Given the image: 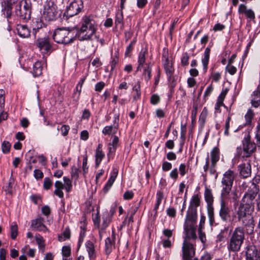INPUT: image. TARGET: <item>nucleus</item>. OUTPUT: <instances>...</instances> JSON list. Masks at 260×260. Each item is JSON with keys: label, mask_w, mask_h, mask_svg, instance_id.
Here are the masks:
<instances>
[{"label": "nucleus", "mask_w": 260, "mask_h": 260, "mask_svg": "<svg viewBox=\"0 0 260 260\" xmlns=\"http://www.w3.org/2000/svg\"><path fill=\"white\" fill-rule=\"evenodd\" d=\"M34 177L37 179H41L43 177V173L41 170L39 169H36L34 171Z\"/></svg>", "instance_id": "nucleus-55"}, {"label": "nucleus", "mask_w": 260, "mask_h": 260, "mask_svg": "<svg viewBox=\"0 0 260 260\" xmlns=\"http://www.w3.org/2000/svg\"><path fill=\"white\" fill-rule=\"evenodd\" d=\"M205 199L207 203V208L213 207V197L210 189L206 188L205 191Z\"/></svg>", "instance_id": "nucleus-25"}, {"label": "nucleus", "mask_w": 260, "mask_h": 260, "mask_svg": "<svg viewBox=\"0 0 260 260\" xmlns=\"http://www.w3.org/2000/svg\"><path fill=\"white\" fill-rule=\"evenodd\" d=\"M36 45L40 50L43 51L44 53H47L52 48V45L48 37L39 38L36 41Z\"/></svg>", "instance_id": "nucleus-16"}, {"label": "nucleus", "mask_w": 260, "mask_h": 260, "mask_svg": "<svg viewBox=\"0 0 260 260\" xmlns=\"http://www.w3.org/2000/svg\"><path fill=\"white\" fill-rule=\"evenodd\" d=\"M251 138L250 134H247L242 140L243 157H250L256 150V144L251 141Z\"/></svg>", "instance_id": "nucleus-10"}, {"label": "nucleus", "mask_w": 260, "mask_h": 260, "mask_svg": "<svg viewBox=\"0 0 260 260\" xmlns=\"http://www.w3.org/2000/svg\"><path fill=\"white\" fill-rule=\"evenodd\" d=\"M197 218L187 216L185 219L184 230L185 237L184 240L189 241L190 239L196 240L197 238L196 235Z\"/></svg>", "instance_id": "nucleus-6"}, {"label": "nucleus", "mask_w": 260, "mask_h": 260, "mask_svg": "<svg viewBox=\"0 0 260 260\" xmlns=\"http://www.w3.org/2000/svg\"><path fill=\"white\" fill-rule=\"evenodd\" d=\"M52 185V182L49 178H45L44 180V188L48 190Z\"/></svg>", "instance_id": "nucleus-48"}, {"label": "nucleus", "mask_w": 260, "mask_h": 260, "mask_svg": "<svg viewBox=\"0 0 260 260\" xmlns=\"http://www.w3.org/2000/svg\"><path fill=\"white\" fill-rule=\"evenodd\" d=\"M118 121L119 116L115 115L114 117V123L113 125L105 126L102 131L103 134H104L105 135L115 134L117 133V129L118 128Z\"/></svg>", "instance_id": "nucleus-17"}, {"label": "nucleus", "mask_w": 260, "mask_h": 260, "mask_svg": "<svg viewBox=\"0 0 260 260\" xmlns=\"http://www.w3.org/2000/svg\"><path fill=\"white\" fill-rule=\"evenodd\" d=\"M79 169L75 166L72 167L71 170V175L73 178L77 179L78 178Z\"/></svg>", "instance_id": "nucleus-49"}, {"label": "nucleus", "mask_w": 260, "mask_h": 260, "mask_svg": "<svg viewBox=\"0 0 260 260\" xmlns=\"http://www.w3.org/2000/svg\"><path fill=\"white\" fill-rule=\"evenodd\" d=\"M176 212V210L174 208H169L167 210V214L172 217L175 216Z\"/></svg>", "instance_id": "nucleus-64"}, {"label": "nucleus", "mask_w": 260, "mask_h": 260, "mask_svg": "<svg viewBox=\"0 0 260 260\" xmlns=\"http://www.w3.org/2000/svg\"><path fill=\"white\" fill-rule=\"evenodd\" d=\"M77 35L74 28H58L53 35V39L57 43L67 44L73 42Z\"/></svg>", "instance_id": "nucleus-3"}, {"label": "nucleus", "mask_w": 260, "mask_h": 260, "mask_svg": "<svg viewBox=\"0 0 260 260\" xmlns=\"http://www.w3.org/2000/svg\"><path fill=\"white\" fill-rule=\"evenodd\" d=\"M4 94L5 91L3 89L0 90V112L3 111L5 105Z\"/></svg>", "instance_id": "nucleus-43"}, {"label": "nucleus", "mask_w": 260, "mask_h": 260, "mask_svg": "<svg viewBox=\"0 0 260 260\" xmlns=\"http://www.w3.org/2000/svg\"><path fill=\"white\" fill-rule=\"evenodd\" d=\"M199 237L201 241L204 243L206 242V235L205 233L203 232L202 229H198Z\"/></svg>", "instance_id": "nucleus-54"}, {"label": "nucleus", "mask_w": 260, "mask_h": 260, "mask_svg": "<svg viewBox=\"0 0 260 260\" xmlns=\"http://www.w3.org/2000/svg\"><path fill=\"white\" fill-rule=\"evenodd\" d=\"M252 212L237 211V214L239 221H241L243 229L244 228L247 234L250 235L253 233L254 229V221L251 215Z\"/></svg>", "instance_id": "nucleus-5"}, {"label": "nucleus", "mask_w": 260, "mask_h": 260, "mask_svg": "<svg viewBox=\"0 0 260 260\" xmlns=\"http://www.w3.org/2000/svg\"><path fill=\"white\" fill-rule=\"evenodd\" d=\"M134 193L132 191H127L123 194V198L125 200H130L133 198Z\"/></svg>", "instance_id": "nucleus-62"}, {"label": "nucleus", "mask_w": 260, "mask_h": 260, "mask_svg": "<svg viewBox=\"0 0 260 260\" xmlns=\"http://www.w3.org/2000/svg\"><path fill=\"white\" fill-rule=\"evenodd\" d=\"M61 13L55 5H48L45 7L42 17L46 21H54L60 16Z\"/></svg>", "instance_id": "nucleus-11"}, {"label": "nucleus", "mask_w": 260, "mask_h": 260, "mask_svg": "<svg viewBox=\"0 0 260 260\" xmlns=\"http://www.w3.org/2000/svg\"><path fill=\"white\" fill-rule=\"evenodd\" d=\"M195 253L193 244L189 241L184 240L182 246L183 260H192Z\"/></svg>", "instance_id": "nucleus-12"}, {"label": "nucleus", "mask_w": 260, "mask_h": 260, "mask_svg": "<svg viewBox=\"0 0 260 260\" xmlns=\"http://www.w3.org/2000/svg\"><path fill=\"white\" fill-rule=\"evenodd\" d=\"M164 198L163 192L160 190L157 191L156 193V202L155 204L154 210L157 212L160 204H161V201Z\"/></svg>", "instance_id": "nucleus-34"}, {"label": "nucleus", "mask_w": 260, "mask_h": 260, "mask_svg": "<svg viewBox=\"0 0 260 260\" xmlns=\"http://www.w3.org/2000/svg\"><path fill=\"white\" fill-rule=\"evenodd\" d=\"M208 215L210 225L212 226L215 223L214 213L213 207H210L208 208Z\"/></svg>", "instance_id": "nucleus-35"}, {"label": "nucleus", "mask_w": 260, "mask_h": 260, "mask_svg": "<svg viewBox=\"0 0 260 260\" xmlns=\"http://www.w3.org/2000/svg\"><path fill=\"white\" fill-rule=\"evenodd\" d=\"M42 212L44 215L46 216L49 215L50 213V207L48 206H45L43 207L42 208Z\"/></svg>", "instance_id": "nucleus-63"}, {"label": "nucleus", "mask_w": 260, "mask_h": 260, "mask_svg": "<svg viewBox=\"0 0 260 260\" xmlns=\"http://www.w3.org/2000/svg\"><path fill=\"white\" fill-rule=\"evenodd\" d=\"M18 34L22 38H27L30 36V31L26 26L20 25L18 26Z\"/></svg>", "instance_id": "nucleus-27"}, {"label": "nucleus", "mask_w": 260, "mask_h": 260, "mask_svg": "<svg viewBox=\"0 0 260 260\" xmlns=\"http://www.w3.org/2000/svg\"><path fill=\"white\" fill-rule=\"evenodd\" d=\"M252 96L251 104L254 107L257 108L260 105V92L258 90L254 91Z\"/></svg>", "instance_id": "nucleus-31"}, {"label": "nucleus", "mask_w": 260, "mask_h": 260, "mask_svg": "<svg viewBox=\"0 0 260 260\" xmlns=\"http://www.w3.org/2000/svg\"><path fill=\"white\" fill-rule=\"evenodd\" d=\"M54 186L56 188L54 191V193L60 198L63 197V192L62 190L64 188V184L60 181H56Z\"/></svg>", "instance_id": "nucleus-26"}, {"label": "nucleus", "mask_w": 260, "mask_h": 260, "mask_svg": "<svg viewBox=\"0 0 260 260\" xmlns=\"http://www.w3.org/2000/svg\"><path fill=\"white\" fill-rule=\"evenodd\" d=\"M84 8L82 0H72L67 7L64 15L67 17H73L82 12Z\"/></svg>", "instance_id": "nucleus-9"}, {"label": "nucleus", "mask_w": 260, "mask_h": 260, "mask_svg": "<svg viewBox=\"0 0 260 260\" xmlns=\"http://www.w3.org/2000/svg\"><path fill=\"white\" fill-rule=\"evenodd\" d=\"M63 179L64 183V187L66 191L69 192L71 191L72 187V182L70 179L67 177H63Z\"/></svg>", "instance_id": "nucleus-38"}, {"label": "nucleus", "mask_w": 260, "mask_h": 260, "mask_svg": "<svg viewBox=\"0 0 260 260\" xmlns=\"http://www.w3.org/2000/svg\"><path fill=\"white\" fill-rule=\"evenodd\" d=\"M179 170L180 171V174L182 176L185 175V174L187 173L186 165L184 164H181L179 168Z\"/></svg>", "instance_id": "nucleus-57"}, {"label": "nucleus", "mask_w": 260, "mask_h": 260, "mask_svg": "<svg viewBox=\"0 0 260 260\" xmlns=\"http://www.w3.org/2000/svg\"><path fill=\"white\" fill-rule=\"evenodd\" d=\"M252 185L254 186L253 188L248 189L244 193L237 211H253L255 202L256 201L255 198L258 188L254 183H253Z\"/></svg>", "instance_id": "nucleus-1"}, {"label": "nucleus", "mask_w": 260, "mask_h": 260, "mask_svg": "<svg viewBox=\"0 0 260 260\" xmlns=\"http://www.w3.org/2000/svg\"><path fill=\"white\" fill-rule=\"evenodd\" d=\"M115 234L114 231H112L111 237L106 238L105 240V252L109 255L115 246Z\"/></svg>", "instance_id": "nucleus-18"}, {"label": "nucleus", "mask_w": 260, "mask_h": 260, "mask_svg": "<svg viewBox=\"0 0 260 260\" xmlns=\"http://www.w3.org/2000/svg\"><path fill=\"white\" fill-rule=\"evenodd\" d=\"M240 175L244 178L250 176L251 173V165L250 162L243 163L239 166Z\"/></svg>", "instance_id": "nucleus-20"}, {"label": "nucleus", "mask_w": 260, "mask_h": 260, "mask_svg": "<svg viewBox=\"0 0 260 260\" xmlns=\"http://www.w3.org/2000/svg\"><path fill=\"white\" fill-rule=\"evenodd\" d=\"M23 2L21 1L15 7V13L20 19L25 20H29L31 16V5L28 3L26 1L24 2V5L22 6Z\"/></svg>", "instance_id": "nucleus-8"}, {"label": "nucleus", "mask_w": 260, "mask_h": 260, "mask_svg": "<svg viewBox=\"0 0 260 260\" xmlns=\"http://www.w3.org/2000/svg\"><path fill=\"white\" fill-rule=\"evenodd\" d=\"M231 64H228L226 67L225 69L231 75H233L237 72V69L236 67L231 66Z\"/></svg>", "instance_id": "nucleus-50"}, {"label": "nucleus", "mask_w": 260, "mask_h": 260, "mask_svg": "<svg viewBox=\"0 0 260 260\" xmlns=\"http://www.w3.org/2000/svg\"><path fill=\"white\" fill-rule=\"evenodd\" d=\"M103 223L102 225L101 230H104L109 225L110 223V219L108 218V214L104 215L103 218Z\"/></svg>", "instance_id": "nucleus-42"}, {"label": "nucleus", "mask_w": 260, "mask_h": 260, "mask_svg": "<svg viewBox=\"0 0 260 260\" xmlns=\"http://www.w3.org/2000/svg\"><path fill=\"white\" fill-rule=\"evenodd\" d=\"M162 59L164 60V68L166 70V73L170 78L172 75L174 69L173 68L172 63L169 60L166 54H164L162 55Z\"/></svg>", "instance_id": "nucleus-22"}, {"label": "nucleus", "mask_w": 260, "mask_h": 260, "mask_svg": "<svg viewBox=\"0 0 260 260\" xmlns=\"http://www.w3.org/2000/svg\"><path fill=\"white\" fill-rule=\"evenodd\" d=\"M188 55L185 53L183 54V56L181 58V64L182 65L185 66H187L188 64V59H189Z\"/></svg>", "instance_id": "nucleus-53"}, {"label": "nucleus", "mask_w": 260, "mask_h": 260, "mask_svg": "<svg viewBox=\"0 0 260 260\" xmlns=\"http://www.w3.org/2000/svg\"><path fill=\"white\" fill-rule=\"evenodd\" d=\"M44 219L43 217H39L31 221V226L36 230L39 231H47V227L44 224Z\"/></svg>", "instance_id": "nucleus-19"}, {"label": "nucleus", "mask_w": 260, "mask_h": 260, "mask_svg": "<svg viewBox=\"0 0 260 260\" xmlns=\"http://www.w3.org/2000/svg\"><path fill=\"white\" fill-rule=\"evenodd\" d=\"M71 248L68 246H64L62 248V254L64 257H69L71 255Z\"/></svg>", "instance_id": "nucleus-47"}, {"label": "nucleus", "mask_w": 260, "mask_h": 260, "mask_svg": "<svg viewBox=\"0 0 260 260\" xmlns=\"http://www.w3.org/2000/svg\"><path fill=\"white\" fill-rule=\"evenodd\" d=\"M122 10L121 9V12H118L116 14L115 23L116 26L118 24H122L123 19Z\"/></svg>", "instance_id": "nucleus-40"}, {"label": "nucleus", "mask_w": 260, "mask_h": 260, "mask_svg": "<svg viewBox=\"0 0 260 260\" xmlns=\"http://www.w3.org/2000/svg\"><path fill=\"white\" fill-rule=\"evenodd\" d=\"M254 113L253 111L249 109L247 111L246 114L245 115V118L246 120V124L249 125L250 124L252 119L253 118Z\"/></svg>", "instance_id": "nucleus-36"}, {"label": "nucleus", "mask_w": 260, "mask_h": 260, "mask_svg": "<svg viewBox=\"0 0 260 260\" xmlns=\"http://www.w3.org/2000/svg\"><path fill=\"white\" fill-rule=\"evenodd\" d=\"M147 51L146 49H142L139 53L138 63L140 65H143L145 61V55Z\"/></svg>", "instance_id": "nucleus-37"}, {"label": "nucleus", "mask_w": 260, "mask_h": 260, "mask_svg": "<svg viewBox=\"0 0 260 260\" xmlns=\"http://www.w3.org/2000/svg\"><path fill=\"white\" fill-rule=\"evenodd\" d=\"M18 235V226L16 224L12 225L11 226V237L12 239L14 240L17 237Z\"/></svg>", "instance_id": "nucleus-41"}, {"label": "nucleus", "mask_w": 260, "mask_h": 260, "mask_svg": "<svg viewBox=\"0 0 260 260\" xmlns=\"http://www.w3.org/2000/svg\"><path fill=\"white\" fill-rule=\"evenodd\" d=\"M133 91L135 92L133 96V99L135 101H137L140 99L141 96V85L140 81H138L133 88Z\"/></svg>", "instance_id": "nucleus-32"}, {"label": "nucleus", "mask_w": 260, "mask_h": 260, "mask_svg": "<svg viewBox=\"0 0 260 260\" xmlns=\"http://www.w3.org/2000/svg\"><path fill=\"white\" fill-rule=\"evenodd\" d=\"M118 171L117 169L114 168L111 173L110 179L112 180L113 182L115 181L116 178L118 175Z\"/></svg>", "instance_id": "nucleus-61"}, {"label": "nucleus", "mask_w": 260, "mask_h": 260, "mask_svg": "<svg viewBox=\"0 0 260 260\" xmlns=\"http://www.w3.org/2000/svg\"><path fill=\"white\" fill-rule=\"evenodd\" d=\"M221 200L230 199L233 202H237L239 199L238 192L236 190L232 191L231 190L230 191L227 197H225L223 196H221Z\"/></svg>", "instance_id": "nucleus-33"}, {"label": "nucleus", "mask_w": 260, "mask_h": 260, "mask_svg": "<svg viewBox=\"0 0 260 260\" xmlns=\"http://www.w3.org/2000/svg\"><path fill=\"white\" fill-rule=\"evenodd\" d=\"M42 65L41 62L37 61L33 66L32 74L34 76L37 77L41 75L42 73Z\"/></svg>", "instance_id": "nucleus-29"}, {"label": "nucleus", "mask_w": 260, "mask_h": 260, "mask_svg": "<svg viewBox=\"0 0 260 260\" xmlns=\"http://www.w3.org/2000/svg\"><path fill=\"white\" fill-rule=\"evenodd\" d=\"M228 90H229V89L227 88L223 89L220 93V95L218 96L217 99L223 101L225 99V97L228 92Z\"/></svg>", "instance_id": "nucleus-60"}, {"label": "nucleus", "mask_w": 260, "mask_h": 260, "mask_svg": "<svg viewBox=\"0 0 260 260\" xmlns=\"http://www.w3.org/2000/svg\"><path fill=\"white\" fill-rule=\"evenodd\" d=\"M87 156L85 155L84 156L83 160V166H82V169L83 174H85L87 173L88 171V167L87 166Z\"/></svg>", "instance_id": "nucleus-51"}, {"label": "nucleus", "mask_w": 260, "mask_h": 260, "mask_svg": "<svg viewBox=\"0 0 260 260\" xmlns=\"http://www.w3.org/2000/svg\"><path fill=\"white\" fill-rule=\"evenodd\" d=\"M200 199L197 195L193 196L190 201L186 216L197 218V208L199 206Z\"/></svg>", "instance_id": "nucleus-14"}, {"label": "nucleus", "mask_w": 260, "mask_h": 260, "mask_svg": "<svg viewBox=\"0 0 260 260\" xmlns=\"http://www.w3.org/2000/svg\"><path fill=\"white\" fill-rule=\"evenodd\" d=\"M102 145L99 144L96 149L95 152V167H98L102 160L105 156V154L102 150Z\"/></svg>", "instance_id": "nucleus-23"}, {"label": "nucleus", "mask_w": 260, "mask_h": 260, "mask_svg": "<svg viewBox=\"0 0 260 260\" xmlns=\"http://www.w3.org/2000/svg\"><path fill=\"white\" fill-rule=\"evenodd\" d=\"M210 53V49L209 47L206 48L204 52V57L202 59V62L203 65V69L205 72L207 71L208 68Z\"/></svg>", "instance_id": "nucleus-28"}, {"label": "nucleus", "mask_w": 260, "mask_h": 260, "mask_svg": "<svg viewBox=\"0 0 260 260\" xmlns=\"http://www.w3.org/2000/svg\"><path fill=\"white\" fill-rule=\"evenodd\" d=\"M95 21L91 17L85 16L78 35L80 41L90 40L96 30Z\"/></svg>", "instance_id": "nucleus-2"}, {"label": "nucleus", "mask_w": 260, "mask_h": 260, "mask_svg": "<svg viewBox=\"0 0 260 260\" xmlns=\"http://www.w3.org/2000/svg\"><path fill=\"white\" fill-rule=\"evenodd\" d=\"M235 177L234 171L231 170H228L224 173L221 180L222 188L221 196L228 197L229 191L232 189Z\"/></svg>", "instance_id": "nucleus-7"}, {"label": "nucleus", "mask_w": 260, "mask_h": 260, "mask_svg": "<svg viewBox=\"0 0 260 260\" xmlns=\"http://www.w3.org/2000/svg\"><path fill=\"white\" fill-rule=\"evenodd\" d=\"M5 4H6V7L4 8V10L6 12V15L7 18H10L12 14V5H10L8 4V2H5Z\"/></svg>", "instance_id": "nucleus-44"}, {"label": "nucleus", "mask_w": 260, "mask_h": 260, "mask_svg": "<svg viewBox=\"0 0 260 260\" xmlns=\"http://www.w3.org/2000/svg\"><path fill=\"white\" fill-rule=\"evenodd\" d=\"M211 164H216L219 159V150L217 147H214L211 151Z\"/></svg>", "instance_id": "nucleus-30"}, {"label": "nucleus", "mask_w": 260, "mask_h": 260, "mask_svg": "<svg viewBox=\"0 0 260 260\" xmlns=\"http://www.w3.org/2000/svg\"><path fill=\"white\" fill-rule=\"evenodd\" d=\"M151 69L148 65L147 68H145L144 71L143 75L144 76L145 79L147 81L151 78Z\"/></svg>", "instance_id": "nucleus-45"}, {"label": "nucleus", "mask_w": 260, "mask_h": 260, "mask_svg": "<svg viewBox=\"0 0 260 260\" xmlns=\"http://www.w3.org/2000/svg\"><path fill=\"white\" fill-rule=\"evenodd\" d=\"M260 250L253 245L247 247L246 250V260H260Z\"/></svg>", "instance_id": "nucleus-15"}, {"label": "nucleus", "mask_w": 260, "mask_h": 260, "mask_svg": "<svg viewBox=\"0 0 260 260\" xmlns=\"http://www.w3.org/2000/svg\"><path fill=\"white\" fill-rule=\"evenodd\" d=\"M70 129V127L67 125H63L61 127V132L62 133V135L63 136H66L68 135L69 131Z\"/></svg>", "instance_id": "nucleus-59"}, {"label": "nucleus", "mask_w": 260, "mask_h": 260, "mask_svg": "<svg viewBox=\"0 0 260 260\" xmlns=\"http://www.w3.org/2000/svg\"><path fill=\"white\" fill-rule=\"evenodd\" d=\"M86 249L88 252V256L90 259L95 257V247L93 243L90 241H87L86 243Z\"/></svg>", "instance_id": "nucleus-24"}, {"label": "nucleus", "mask_w": 260, "mask_h": 260, "mask_svg": "<svg viewBox=\"0 0 260 260\" xmlns=\"http://www.w3.org/2000/svg\"><path fill=\"white\" fill-rule=\"evenodd\" d=\"M245 239L244 230L239 226L234 230L230 239L228 248L230 251L238 252L240 251Z\"/></svg>", "instance_id": "nucleus-4"}, {"label": "nucleus", "mask_w": 260, "mask_h": 260, "mask_svg": "<svg viewBox=\"0 0 260 260\" xmlns=\"http://www.w3.org/2000/svg\"><path fill=\"white\" fill-rule=\"evenodd\" d=\"M147 0H137V6L139 8L142 9L146 5Z\"/></svg>", "instance_id": "nucleus-58"}, {"label": "nucleus", "mask_w": 260, "mask_h": 260, "mask_svg": "<svg viewBox=\"0 0 260 260\" xmlns=\"http://www.w3.org/2000/svg\"><path fill=\"white\" fill-rule=\"evenodd\" d=\"M178 176V170L177 168H174L170 173V177L176 180Z\"/></svg>", "instance_id": "nucleus-56"}, {"label": "nucleus", "mask_w": 260, "mask_h": 260, "mask_svg": "<svg viewBox=\"0 0 260 260\" xmlns=\"http://www.w3.org/2000/svg\"><path fill=\"white\" fill-rule=\"evenodd\" d=\"M172 164L168 161H164L162 164V169L164 171H168L171 169Z\"/></svg>", "instance_id": "nucleus-52"}, {"label": "nucleus", "mask_w": 260, "mask_h": 260, "mask_svg": "<svg viewBox=\"0 0 260 260\" xmlns=\"http://www.w3.org/2000/svg\"><path fill=\"white\" fill-rule=\"evenodd\" d=\"M219 215L222 221L224 222H231L233 220L231 216V210L223 200H221L220 201Z\"/></svg>", "instance_id": "nucleus-13"}, {"label": "nucleus", "mask_w": 260, "mask_h": 260, "mask_svg": "<svg viewBox=\"0 0 260 260\" xmlns=\"http://www.w3.org/2000/svg\"><path fill=\"white\" fill-rule=\"evenodd\" d=\"M238 12L240 14H244L245 16L253 20L255 18V14L253 10L251 9H247L246 6L244 4H241L239 6Z\"/></svg>", "instance_id": "nucleus-21"}, {"label": "nucleus", "mask_w": 260, "mask_h": 260, "mask_svg": "<svg viewBox=\"0 0 260 260\" xmlns=\"http://www.w3.org/2000/svg\"><path fill=\"white\" fill-rule=\"evenodd\" d=\"M11 146V145L9 142L4 141L2 145V149L3 152L4 153H8L9 152Z\"/></svg>", "instance_id": "nucleus-39"}, {"label": "nucleus", "mask_w": 260, "mask_h": 260, "mask_svg": "<svg viewBox=\"0 0 260 260\" xmlns=\"http://www.w3.org/2000/svg\"><path fill=\"white\" fill-rule=\"evenodd\" d=\"M159 96L157 94H153L150 98V103L152 105H156L160 102Z\"/></svg>", "instance_id": "nucleus-46"}]
</instances>
